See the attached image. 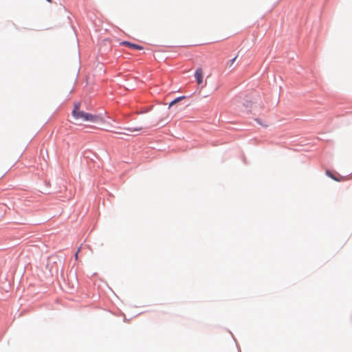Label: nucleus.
Listing matches in <instances>:
<instances>
[{
    "mask_svg": "<svg viewBox=\"0 0 352 352\" xmlns=\"http://www.w3.org/2000/svg\"><path fill=\"white\" fill-rule=\"evenodd\" d=\"M72 115L73 118L78 121L90 122L94 123L102 122V118L101 116L98 115H93L81 111L80 109L79 103L74 104V108L72 111Z\"/></svg>",
    "mask_w": 352,
    "mask_h": 352,
    "instance_id": "f257e3e1",
    "label": "nucleus"
},
{
    "mask_svg": "<svg viewBox=\"0 0 352 352\" xmlns=\"http://www.w3.org/2000/svg\"><path fill=\"white\" fill-rule=\"evenodd\" d=\"M142 127H138V128H126L124 129L126 131L129 132H136L142 130Z\"/></svg>",
    "mask_w": 352,
    "mask_h": 352,
    "instance_id": "20e7f679",
    "label": "nucleus"
},
{
    "mask_svg": "<svg viewBox=\"0 0 352 352\" xmlns=\"http://www.w3.org/2000/svg\"><path fill=\"white\" fill-rule=\"evenodd\" d=\"M236 56L234 57V58H232L231 60H230V67H232V65L234 64V61L236 60Z\"/></svg>",
    "mask_w": 352,
    "mask_h": 352,
    "instance_id": "0eeeda50",
    "label": "nucleus"
},
{
    "mask_svg": "<svg viewBox=\"0 0 352 352\" xmlns=\"http://www.w3.org/2000/svg\"><path fill=\"white\" fill-rule=\"evenodd\" d=\"M116 134H127L125 132H122V131H113Z\"/></svg>",
    "mask_w": 352,
    "mask_h": 352,
    "instance_id": "6e6552de",
    "label": "nucleus"
},
{
    "mask_svg": "<svg viewBox=\"0 0 352 352\" xmlns=\"http://www.w3.org/2000/svg\"><path fill=\"white\" fill-rule=\"evenodd\" d=\"M326 174H327L329 177H331L333 179H334V180H336V181H339L337 178H336L335 177H333V175L331 174V173L329 170H327V171L326 172Z\"/></svg>",
    "mask_w": 352,
    "mask_h": 352,
    "instance_id": "423d86ee",
    "label": "nucleus"
},
{
    "mask_svg": "<svg viewBox=\"0 0 352 352\" xmlns=\"http://www.w3.org/2000/svg\"><path fill=\"white\" fill-rule=\"evenodd\" d=\"M195 77L198 85H201L203 82L204 72L201 68H198L195 71Z\"/></svg>",
    "mask_w": 352,
    "mask_h": 352,
    "instance_id": "f03ea898",
    "label": "nucleus"
},
{
    "mask_svg": "<svg viewBox=\"0 0 352 352\" xmlns=\"http://www.w3.org/2000/svg\"><path fill=\"white\" fill-rule=\"evenodd\" d=\"M47 1L48 2H52V1H51V0H47Z\"/></svg>",
    "mask_w": 352,
    "mask_h": 352,
    "instance_id": "1a4fd4ad",
    "label": "nucleus"
},
{
    "mask_svg": "<svg viewBox=\"0 0 352 352\" xmlns=\"http://www.w3.org/2000/svg\"><path fill=\"white\" fill-rule=\"evenodd\" d=\"M120 45H124V46H127L133 50H141L143 49L142 46L137 45V44L131 43L128 41H123L120 43Z\"/></svg>",
    "mask_w": 352,
    "mask_h": 352,
    "instance_id": "7ed1b4c3",
    "label": "nucleus"
},
{
    "mask_svg": "<svg viewBox=\"0 0 352 352\" xmlns=\"http://www.w3.org/2000/svg\"><path fill=\"white\" fill-rule=\"evenodd\" d=\"M182 98H183V97H179V98H177L176 99H175L174 100H173L170 104H169V107H170L171 106H173V104H176L178 101H179Z\"/></svg>",
    "mask_w": 352,
    "mask_h": 352,
    "instance_id": "39448f33",
    "label": "nucleus"
}]
</instances>
